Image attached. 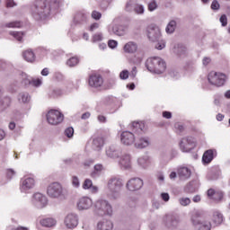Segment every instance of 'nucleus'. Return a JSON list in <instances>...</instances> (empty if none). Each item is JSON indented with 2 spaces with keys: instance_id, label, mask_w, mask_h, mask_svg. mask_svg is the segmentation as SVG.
Listing matches in <instances>:
<instances>
[{
  "instance_id": "nucleus-1",
  "label": "nucleus",
  "mask_w": 230,
  "mask_h": 230,
  "mask_svg": "<svg viewBox=\"0 0 230 230\" xmlns=\"http://www.w3.org/2000/svg\"><path fill=\"white\" fill-rule=\"evenodd\" d=\"M123 179L119 177H111L107 181V197L110 200H118L121 197V190H123Z\"/></svg>"
},
{
  "instance_id": "nucleus-2",
  "label": "nucleus",
  "mask_w": 230,
  "mask_h": 230,
  "mask_svg": "<svg viewBox=\"0 0 230 230\" xmlns=\"http://www.w3.org/2000/svg\"><path fill=\"white\" fill-rule=\"evenodd\" d=\"M32 17L36 21H40L46 19L51 12V7L49 6V2L48 0H38L36 1L34 6L32 7Z\"/></svg>"
},
{
  "instance_id": "nucleus-3",
  "label": "nucleus",
  "mask_w": 230,
  "mask_h": 230,
  "mask_svg": "<svg viewBox=\"0 0 230 230\" xmlns=\"http://www.w3.org/2000/svg\"><path fill=\"white\" fill-rule=\"evenodd\" d=\"M93 208L95 215L99 217H105V215L111 217V215H112V206L106 199L96 200L93 204Z\"/></svg>"
},
{
  "instance_id": "nucleus-4",
  "label": "nucleus",
  "mask_w": 230,
  "mask_h": 230,
  "mask_svg": "<svg viewBox=\"0 0 230 230\" xmlns=\"http://www.w3.org/2000/svg\"><path fill=\"white\" fill-rule=\"evenodd\" d=\"M47 195L49 199L60 200L64 197V187L60 182L54 181L47 187Z\"/></svg>"
},
{
  "instance_id": "nucleus-5",
  "label": "nucleus",
  "mask_w": 230,
  "mask_h": 230,
  "mask_svg": "<svg viewBox=\"0 0 230 230\" xmlns=\"http://www.w3.org/2000/svg\"><path fill=\"white\" fill-rule=\"evenodd\" d=\"M190 222L194 227H199L198 230H211V224L202 219V213L196 211L191 218Z\"/></svg>"
},
{
  "instance_id": "nucleus-6",
  "label": "nucleus",
  "mask_w": 230,
  "mask_h": 230,
  "mask_svg": "<svg viewBox=\"0 0 230 230\" xmlns=\"http://www.w3.org/2000/svg\"><path fill=\"white\" fill-rule=\"evenodd\" d=\"M208 80L211 85H216V87H222L227 80L226 74L220 72L212 71L208 74Z\"/></svg>"
},
{
  "instance_id": "nucleus-7",
  "label": "nucleus",
  "mask_w": 230,
  "mask_h": 230,
  "mask_svg": "<svg viewBox=\"0 0 230 230\" xmlns=\"http://www.w3.org/2000/svg\"><path fill=\"white\" fill-rule=\"evenodd\" d=\"M46 118L49 125L57 126L64 121V114L57 110H50L47 113Z\"/></svg>"
},
{
  "instance_id": "nucleus-8",
  "label": "nucleus",
  "mask_w": 230,
  "mask_h": 230,
  "mask_svg": "<svg viewBox=\"0 0 230 230\" xmlns=\"http://www.w3.org/2000/svg\"><path fill=\"white\" fill-rule=\"evenodd\" d=\"M31 202L37 209H44L48 206V198L40 192H36L32 195Z\"/></svg>"
},
{
  "instance_id": "nucleus-9",
  "label": "nucleus",
  "mask_w": 230,
  "mask_h": 230,
  "mask_svg": "<svg viewBox=\"0 0 230 230\" xmlns=\"http://www.w3.org/2000/svg\"><path fill=\"white\" fill-rule=\"evenodd\" d=\"M117 22L118 20H113V22L108 26V31L111 35L123 37L127 33V27L117 24Z\"/></svg>"
},
{
  "instance_id": "nucleus-10",
  "label": "nucleus",
  "mask_w": 230,
  "mask_h": 230,
  "mask_svg": "<svg viewBox=\"0 0 230 230\" xmlns=\"http://www.w3.org/2000/svg\"><path fill=\"white\" fill-rule=\"evenodd\" d=\"M136 135L130 131H123L120 134V143L125 146H132V145L136 146Z\"/></svg>"
},
{
  "instance_id": "nucleus-11",
  "label": "nucleus",
  "mask_w": 230,
  "mask_h": 230,
  "mask_svg": "<svg viewBox=\"0 0 230 230\" xmlns=\"http://www.w3.org/2000/svg\"><path fill=\"white\" fill-rule=\"evenodd\" d=\"M180 150H181V152H191V150H193V148H195V138H193L192 137H183L181 141H180Z\"/></svg>"
},
{
  "instance_id": "nucleus-12",
  "label": "nucleus",
  "mask_w": 230,
  "mask_h": 230,
  "mask_svg": "<svg viewBox=\"0 0 230 230\" xmlns=\"http://www.w3.org/2000/svg\"><path fill=\"white\" fill-rule=\"evenodd\" d=\"M35 178L33 177H25L21 180L20 190L22 193H28L30 190L35 188Z\"/></svg>"
},
{
  "instance_id": "nucleus-13",
  "label": "nucleus",
  "mask_w": 230,
  "mask_h": 230,
  "mask_svg": "<svg viewBox=\"0 0 230 230\" xmlns=\"http://www.w3.org/2000/svg\"><path fill=\"white\" fill-rule=\"evenodd\" d=\"M119 166L120 170L130 172L132 170V157L128 154L120 155L119 160Z\"/></svg>"
},
{
  "instance_id": "nucleus-14",
  "label": "nucleus",
  "mask_w": 230,
  "mask_h": 230,
  "mask_svg": "<svg viewBox=\"0 0 230 230\" xmlns=\"http://www.w3.org/2000/svg\"><path fill=\"white\" fill-rule=\"evenodd\" d=\"M79 211H87L93 208V199L87 196L81 197L76 203Z\"/></svg>"
},
{
  "instance_id": "nucleus-15",
  "label": "nucleus",
  "mask_w": 230,
  "mask_h": 230,
  "mask_svg": "<svg viewBox=\"0 0 230 230\" xmlns=\"http://www.w3.org/2000/svg\"><path fill=\"white\" fill-rule=\"evenodd\" d=\"M64 224L66 229H75L78 226V215L70 213L66 216Z\"/></svg>"
},
{
  "instance_id": "nucleus-16",
  "label": "nucleus",
  "mask_w": 230,
  "mask_h": 230,
  "mask_svg": "<svg viewBox=\"0 0 230 230\" xmlns=\"http://www.w3.org/2000/svg\"><path fill=\"white\" fill-rule=\"evenodd\" d=\"M126 188L128 191H137L143 188V180L140 178H133L128 181Z\"/></svg>"
},
{
  "instance_id": "nucleus-17",
  "label": "nucleus",
  "mask_w": 230,
  "mask_h": 230,
  "mask_svg": "<svg viewBox=\"0 0 230 230\" xmlns=\"http://www.w3.org/2000/svg\"><path fill=\"white\" fill-rule=\"evenodd\" d=\"M147 37L152 42H155L161 39V29L157 26H150L147 28Z\"/></svg>"
},
{
  "instance_id": "nucleus-18",
  "label": "nucleus",
  "mask_w": 230,
  "mask_h": 230,
  "mask_svg": "<svg viewBox=\"0 0 230 230\" xmlns=\"http://www.w3.org/2000/svg\"><path fill=\"white\" fill-rule=\"evenodd\" d=\"M106 156L109 159H119L121 157V151L115 145L110 146L105 151Z\"/></svg>"
},
{
  "instance_id": "nucleus-19",
  "label": "nucleus",
  "mask_w": 230,
  "mask_h": 230,
  "mask_svg": "<svg viewBox=\"0 0 230 230\" xmlns=\"http://www.w3.org/2000/svg\"><path fill=\"white\" fill-rule=\"evenodd\" d=\"M151 141L148 137H137L135 140V148L138 150H143V148H148L150 146Z\"/></svg>"
},
{
  "instance_id": "nucleus-20",
  "label": "nucleus",
  "mask_w": 230,
  "mask_h": 230,
  "mask_svg": "<svg viewBox=\"0 0 230 230\" xmlns=\"http://www.w3.org/2000/svg\"><path fill=\"white\" fill-rule=\"evenodd\" d=\"M131 130L134 132V134H137V136H141L146 130L145 128V123L141 121H134L131 124Z\"/></svg>"
},
{
  "instance_id": "nucleus-21",
  "label": "nucleus",
  "mask_w": 230,
  "mask_h": 230,
  "mask_svg": "<svg viewBox=\"0 0 230 230\" xmlns=\"http://www.w3.org/2000/svg\"><path fill=\"white\" fill-rule=\"evenodd\" d=\"M215 155H217V150L208 149L207 150L202 156L203 164H209L213 159H215Z\"/></svg>"
},
{
  "instance_id": "nucleus-22",
  "label": "nucleus",
  "mask_w": 230,
  "mask_h": 230,
  "mask_svg": "<svg viewBox=\"0 0 230 230\" xmlns=\"http://www.w3.org/2000/svg\"><path fill=\"white\" fill-rule=\"evenodd\" d=\"M89 85L98 89V87H102V85H103V78L100 75H92L89 78Z\"/></svg>"
},
{
  "instance_id": "nucleus-23",
  "label": "nucleus",
  "mask_w": 230,
  "mask_h": 230,
  "mask_svg": "<svg viewBox=\"0 0 230 230\" xmlns=\"http://www.w3.org/2000/svg\"><path fill=\"white\" fill-rule=\"evenodd\" d=\"M124 53L134 55L137 51V43L136 41H128L123 47Z\"/></svg>"
},
{
  "instance_id": "nucleus-24",
  "label": "nucleus",
  "mask_w": 230,
  "mask_h": 230,
  "mask_svg": "<svg viewBox=\"0 0 230 230\" xmlns=\"http://www.w3.org/2000/svg\"><path fill=\"white\" fill-rule=\"evenodd\" d=\"M208 197L211 199L212 200H215V202H220L222 199H224V193L222 191H215L213 189H209L208 190Z\"/></svg>"
},
{
  "instance_id": "nucleus-25",
  "label": "nucleus",
  "mask_w": 230,
  "mask_h": 230,
  "mask_svg": "<svg viewBox=\"0 0 230 230\" xmlns=\"http://www.w3.org/2000/svg\"><path fill=\"white\" fill-rule=\"evenodd\" d=\"M159 64V58H149L146 62V67L148 69L150 73L152 71H155L156 65Z\"/></svg>"
},
{
  "instance_id": "nucleus-26",
  "label": "nucleus",
  "mask_w": 230,
  "mask_h": 230,
  "mask_svg": "<svg viewBox=\"0 0 230 230\" xmlns=\"http://www.w3.org/2000/svg\"><path fill=\"white\" fill-rule=\"evenodd\" d=\"M166 71V63L163 58H158V64L155 67V71H151V73H155V75H161Z\"/></svg>"
},
{
  "instance_id": "nucleus-27",
  "label": "nucleus",
  "mask_w": 230,
  "mask_h": 230,
  "mask_svg": "<svg viewBox=\"0 0 230 230\" xmlns=\"http://www.w3.org/2000/svg\"><path fill=\"white\" fill-rule=\"evenodd\" d=\"M178 175L180 179L186 181V179H190V177H191V170L188 167H181L178 169Z\"/></svg>"
},
{
  "instance_id": "nucleus-28",
  "label": "nucleus",
  "mask_w": 230,
  "mask_h": 230,
  "mask_svg": "<svg viewBox=\"0 0 230 230\" xmlns=\"http://www.w3.org/2000/svg\"><path fill=\"white\" fill-rule=\"evenodd\" d=\"M83 190H90L91 193H98V187L93 185V181L90 179L84 180L83 183Z\"/></svg>"
},
{
  "instance_id": "nucleus-29",
  "label": "nucleus",
  "mask_w": 230,
  "mask_h": 230,
  "mask_svg": "<svg viewBox=\"0 0 230 230\" xmlns=\"http://www.w3.org/2000/svg\"><path fill=\"white\" fill-rule=\"evenodd\" d=\"M97 227L100 230H112L113 225L111 220L102 219L98 223Z\"/></svg>"
},
{
  "instance_id": "nucleus-30",
  "label": "nucleus",
  "mask_w": 230,
  "mask_h": 230,
  "mask_svg": "<svg viewBox=\"0 0 230 230\" xmlns=\"http://www.w3.org/2000/svg\"><path fill=\"white\" fill-rule=\"evenodd\" d=\"M137 164L140 166V168L146 170V168L150 166V157H148V155L140 156L137 159Z\"/></svg>"
},
{
  "instance_id": "nucleus-31",
  "label": "nucleus",
  "mask_w": 230,
  "mask_h": 230,
  "mask_svg": "<svg viewBox=\"0 0 230 230\" xmlns=\"http://www.w3.org/2000/svg\"><path fill=\"white\" fill-rule=\"evenodd\" d=\"M40 226L43 227H53L54 226H57V220L53 217H48L41 219L40 221Z\"/></svg>"
},
{
  "instance_id": "nucleus-32",
  "label": "nucleus",
  "mask_w": 230,
  "mask_h": 230,
  "mask_svg": "<svg viewBox=\"0 0 230 230\" xmlns=\"http://www.w3.org/2000/svg\"><path fill=\"white\" fill-rule=\"evenodd\" d=\"M22 57L26 62L33 63L35 60V53L31 49H27L22 52Z\"/></svg>"
},
{
  "instance_id": "nucleus-33",
  "label": "nucleus",
  "mask_w": 230,
  "mask_h": 230,
  "mask_svg": "<svg viewBox=\"0 0 230 230\" xmlns=\"http://www.w3.org/2000/svg\"><path fill=\"white\" fill-rule=\"evenodd\" d=\"M87 21V13H77L74 17V22L75 24H82Z\"/></svg>"
},
{
  "instance_id": "nucleus-34",
  "label": "nucleus",
  "mask_w": 230,
  "mask_h": 230,
  "mask_svg": "<svg viewBox=\"0 0 230 230\" xmlns=\"http://www.w3.org/2000/svg\"><path fill=\"white\" fill-rule=\"evenodd\" d=\"M31 96L27 92H22L18 95V101L20 103H30Z\"/></svg>"
},
{
  "instance_id": "nucleus-35",
  "label": "nucleus",
  "mask_w": 230,
  "mask_h": 230,
  "mask_svg": "<svg viewBox=\"0 0 230 230\" xmlns=\"http://www.w3.org/2000/svg\"><path fill=\"white\" fill-rule=\"evenodd\" d=\"M212 220L215 224V226H220V224H222V222H224V216H222V214L218 211L214 212Z\"/></svg>"
},
{
  "instance_id": "nucleus-36",
  "label": "nucleus",
  "mask_w": 230,
  "mask_h": 230,
  "mask_svg": "<svg viewBox=\"0 0 230 230\" xmlns=\"http://www.w3.org/2000/svg\"><path fill=\"white\" fill-rule=\"evenodd\" d=\"M176 28H177V22H175V20H172L167 24V26L165 28V31H166V33H173V31H175Z\"/></svg>"
},
{
  "instance_id": "nucleus-37",
  "label": "nucleus",
  "mask_w": 230,
  "mask_h": 230,
  "mask_svg": "<svg viewBox=\"0 0 230 230\" xmlns=\"http://www.w3.org/2000/svg\"><path fill=\"white\" fill-rule=\"evenodd\" d=\"M103 144H104L103 137H98L93 139V148H102V146H103Z\"/></svg>"
},
{
  "instance_id": "nucleus-38",
  "label": "nucleus",
  "mask_w": 230,
  "mask_h": 230,
  "mask_svg": "<svg viewBox=\"0 0 230 230\" xmlns=\"http://www.w3.org/2000/svg\"><path fill=\"white\" fill-rule=\"evenodd\" d=\"M64 94V91L60 88H56L50 91L49 96L51 98H58V96H62Z\"/></svg>"
},
{
  "instance_id": "nucleus-39",
  "label": "nucleus",
  "mask_w": 230,
  "mask_h": 230,
  "mask_svg": "<svg viewBox=\"0 0 230 230\" xmlns=\"http://www.w3.org/2000/svg\"><path fill=\"white\" fill-rule=\"evenodd\" d=\"M134 12L137 13V15H143L145 13V6L141 4H136L134 6Z\"/></svg>"
},
{
  "instance_id": "nucleus-40",
  "label": "nucleus",
  "mask_w": 230,
  "mask_h": 230,
  "mask_svg": "<svg viewBox=\"0 0 230 230\" xmlns=\"http://www.w3.org/2000/svg\"><path fill=\"white\" fill-rule=\"evenodd\" d=\"M10 35H12L18 42H22V37H24V33L21 31H11Z\"/></svg>"
},
{
  "instance_id": "nucleus-41",
  "label": "nucleus",
  "mask_w": 230,
  "mask_h": 230,
  "mask_svg": "<svg viewBox=\"0 0 230 230\" xmlns=\"http://www.w3.org/2000/svg\"><path fill=\"white\" fill-rule=\"evenodd\" d=\"M135 6H136V2L134 0H129L126 4L125 10L126 12H133Z\"/></svg>"
},
{
  "instance_id": "nucleus-42",
  "label": "nucleus",
  "mask_w": 230,
  "mask_h": 230,
  "mask_svg": "<svg viewBox=\"0 0 230 230\" xmlns=\"http://www.w3.org/2000/svg\"><path fill=\"white\" fill-rule=\"evenodd\" d=\"M178 201L179 204L183 207L190 206L191 204V199H190V198H180Z\"/></svg>"
},
{
  "instance_id": "nucleus-43",
  "label": "nucleus",
  "mask_w": 230,
  "mask_h": 230,
  "mask_svg": "<svg viewBox=\"0 0 230 230\" xmlns=\"http://www.w3.org/2000/svg\"><path fill=\"white\" fill-rule=\"evenodd\" d=\"M157 2L155 0H152L147 4V9L149 12H155V10H157Z\"/></svg>"
},
{
  "instance_id": "nucleus-44",
  "label": "nucleus",
  "mask_w": 230,
  "mask_h": 230,
  "mask_svg": "<svg viewBox=\"0 0 230 230\" xmlns=\"http://www.w3.org/2000/svg\"><path fill=\"white\" fill-rule=\"evenodd\" d=\"M78 64V58L73 57L66 61V66L69 67H75Z\"/></svg>"
},
{
  "instance_id": "nucleus-45",
  "label": "nucleus",
  "mask_w": 230,
  "mask_h": 230,
  "mask_svg": "<svg viewBox=\"0 0 230 230\" xmlns=\"http://www.w3.org/2000/svg\"><path fill=\"white\" fill-rule=\"evenodd\" d=\"M21 76L25 85H30V84H31V80L30 79V76L28 75V74L22 72Z\"/></svg>"
},
{
  "instance_id": "nucleus-46",
  "label": "nucleus",
  "mask_w": 230,
  "mask_h": 230,
  "mask_svg": "<svg viewBox=\"0 0 230 230\" xmlns=\"http://www.w3.org/2000/svg\"><path fill=\"white\" fill-rule=\"evenodd\" d=\"M65 136L68 138L73 137V136H75V129L72 127L66 128L65 129Z\"/></svg>"
},
{
  "instance_id": "nucleus-47",
  "label": "nucleus",
  "mask_w": 230,
  "mask_h": 230,
  "mask_svg": "<svg viewBox=\"0 0 230 230\" xmlns=\"http://www.w3.org/2000/svg\"><path fill=\"white\" fill-rule=\"evenodd\" d=\"M22 24L21 22H11L5 25L6 28H21Z\"/></svg>"
},
{
  "instance_id": "nucleus-48",
  "label": "nucleus",
  "mask_w": 230,
  "mask_h": 230,
  "mask_svg": "<svg viewBox=\"0 0 230 230\" xmlns=\"http://www.w3.org/2000/svg\"><path fill=\"white\" fill-rule=\"evenodd\" d=\"M72 186L75 189L80 188V179L77 176H72Z\"/></svg>"
},
{
  "instance_id": "nucleus-49",
  "label": "nucleus",
  "mask_w": 230,
  "mask_h": 230,
  "mask_svg": "<svg viewBox=\"0 0 230 230\" xmlns=\"http://www.w3.org/2000/svg\"><path fill=\"white\" fill-rule=\"evenodd\" d=\"M30 85H33V87H40V85H42V79H40V78L32 79L31 81Z\"/></svg>"
},
{
  "instance_id": "nucleus-50",
  "label": "nucleus",
  "mask_w": 230,
  "mask_h": 230,
  "mask_svg": "<svg viewBox=\"0 0 230 230\" xmlns=\"http://www.w3.org/2000/svg\"><path fill=\"white\" fill-rule=\"evenodd\" d=\"M91 17L92 19H94V21H100L102 19V13L98 11H93Z\"/></svg>"
},
{
  "instance_id": "nucleus-51",
  "label": "nucleus",
  "mask_w": 230,
  "mask_h": 230,
  "mask_svg": "<svg viewBox=\"0 0 230 230\" xmlns=\"http://www.w3.org/2000/svg\"><path fill=\"white\" fill-rule=\"evenodd\" d=\"M166 48V41L164 40H160L158 43L155 44V49H164Z\"/></svg>"
},
{
  "instance_id": "nucleus-52",
  "label": "nucleus",
  "mask_w": 230,
  "mask_h": 230,
  "mask_svg": "<svg viewBox=\"0 0 230 230\" xmlns=\"http://www.w3.org/2000/svg\"><path fill=\"white\" fill-rule=\"evenodd\" d=\"M128 70H123L119 73V78L120 80H127L128 78Z\"/></svg>"
},
{
  "instance_id": "nucleus-53",
  "label": "nucleus",
  "mask_w": 230,
  "mask_h": 230,
  "mask_svg": "<svg viewBox=\"0 0 230 230\" xmlns=\"http://www.w3.org/2000/svg\"><path fill=\"white\" fill-rule=\"evenodd\" d=\"M93 42H99L100 40H103V34L102 33H96L93 37Z\"/></svg>"
},
{
  "instance_id": "nucleus-54",
  "label": "nucleus",
  "mask_w": 230,
  "mask_h": 230,
  "mask_svg": "<svg viewBox=\"0 0 230 230\" xmlns=\"http://www.w3.org/2000/svg\"><path fill=\"white\" fill-rule=\"evenodd\" d=\"M6 176L8 179H13V177H15V172L13 171V169H7Z\"/></svg>"
},
{
  "instance_id": "nucleus-55",
  "label": "nucleus",
  "mask_w": 230,
  "mask_h": 230,
  "mask_svg": "<svg viewBox=\"0 0 230 230\" xmlns=\"http://www.w3.org/2000/svg\"><path fill=\"white\" fill-rule=\"evenodd\" d=\"M175 53H177V55H179L180 57H182V55H186V48L179 47L178 51H175Z\"/></svg>"
},
{
  "instance_id": "nucleus-56",
  "label": "nucleus",
  "mask_w": 230,
  "mask_h": 230,
  "mask_svg": "<svg viewBox=\"0 0 230 230\" xmlns=\"http://www.w3.org/2000/svg\"><path fill=\"white\" fill-rule=\"evenodd\" d=\"M108 46L109 48H111V49H114V48L118 47V41L114 40H111L108 42Z\"/></svg>"
},
{
  "instance_id": "nucleus-57",
  "label": "nucleus",
  "mask_w": 230,
  "mask_h": 230,
  "mask_svg": "<svg viewBox=\"0 0 230 230\" xmlns=\"http://www.w3.org/2000/svg\"><path fill=\"white\" fill-rule=\"evenodd\" d=\"M222 26H227V16L226 14H223L219 19Z\"/></svg>"
},
{
  "instance_id": "nucleus-58",
  "label": "nucleus",
  "mask_w": 230,
  "mask_h": 230,
  "mask_svg": "<svg viewBox=\"0 0 230 230\" xmlns=\"http://www.w3.org/2000/svg\"><path fill=\"white\" fill-rule=\"evenodd\" d=\"M212 10H219L220 9V4H218V1L214 0L211 4Z\"/></svg>"
},
{
  "instance_id": "nucleus-59",
  "label": "nucleus",
  "mask_w": 230,
  "mask_h": 230,
  "mask_svg": "<svg viewBox=\"0 0 230 230\" xmlns=\"http://www.w3.org/2000/svg\"><path fill=\"white\" fill-rule=\"evenodd\" d=\"M161 199L164 200V202H168V200H170V194L163 192L161 194Z\"/></svg>"
},
{
  "instance_id": "nucleus-60",
  "label": "nucleus",
  "mask_w": 230,
  "mask_h": 230,
  "mask_svg": "<svg viewBox=\"0 0 230 230\" xmlns=\"http://www.w3.org/2000/svg\"><path fill=\"white\" fill-rule=\"evenodd\" d=\"M7 8H13V6H17V4L13 0H6Z\"/></svg>"
},
{
  "instance_id": "nucleus-61",
  "label": "nucleus",
  "mask_w": 230,
  "mask_h": 230,
  "mask_svg": "<svg viewBox=\"0 0 230 230\" xmlns=\"http://www.w3.org/2000/svg\"><path fill=\"white\" fill-rule=\"evenodd\" d=\"M137 75V67L133 66V67H132V70H131V72H130V74H129V76H130L131 78H136Z\"/></svg>"
},
{
  "instance_id": "nucleus-62",
  "label": "nucleus",
  "mask_w": 230,
  "mask_h": 230,
  "mask_svg": "<svg viewBox=\"0 0 230 230\" xmlns=\"http://www.w3.org/2000/svg\"><path fill=\"white\" fill-rule=\"evenodd\" d=\"M100 28V23L94 22L90 26V31H94V30H98Z\"/></svg>"
},
{
  "instance_id": "nucleus-63",
  "label": "nucleus",
  "mask_w": 230,
  "mask_h": 230,
  "mask_svg": "<svg viewBox=\"0 0 230 230\" xmlns=\"http://www.w3.org/2000/svg\"><path fill=\"white\" fill-rule=\"evenodd\" d=\"M163 116L166 119H172V112H170V111H164L163 112Z\"/></svg>"
},
{
  "instance_id": "nucleus-64",
  "label": "nucleus",
  "mask_w": 230,
  "mask_h": 230,
  "mask_svg": "<svg viewBox=\"0 0 230 230\" xmlns=\"http://www.w3.org/2000/svg\"><path fill=\"white\" fill-rule=\"evenodd\" d=\"M214 103L216 105H220V96L219 95L215 96Z\"/></svg>"
}]
</instances>
